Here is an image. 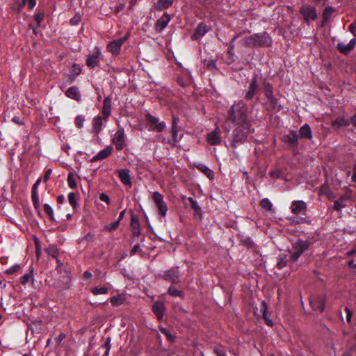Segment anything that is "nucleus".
I'll list each match as a JSON object with an SVG mask.
<instances>
[{
	"instance_id": "nucleus-59",
	"label": "nucleus",
	"mask_w": 356,
	"mask_h": 356,
	"mask_svg": "<svg viewBox=\"0 0 356 356\" xmlns=\"http://www.w3.org/2000/svg\"><path fill=\"white\" fill-rule=\"evenodd\" d=\"M72 68H73V72L75 74H79L81 72V68L80 67V66L76 64V63H74L73 65H72Z\"/></svg>"
},
{
	"instance_id": "nucleus-13",
	"label": "nucleus",
	"mask_w": 356,
	"mask_h": 356,
	"mask_svg": "<svg viewBox=\"0 0 356 356\" xmlns=\"http://www.w3.org/2000/svg\"><path fill=\"white\" fill-rule=\"evenodd\" d=\"M207 140L211 145H218L221 142L220 128L217 127L213 131L207 134Z\"/></svg>"
},
{
	"instance_id": "nucleus-26",
	"label": "nucleus",
	"mask_w": 356,
	"mask_h": 356,
	"mask_svg": "<svg viewBox=\"0 0 356 356\" xmlns=\"http://www.w3.org/2000/svg\"><path fill=\"white\" fill-rule=\"evenodd\" d=\"M268 306L265 301H261L260 305V310L262 314V316L265 320L266 323L270 327L273 326V321L269 318L267 312Z\"/></svg>"
},
{
	"instance_id": "nucleus-30",
	"label": "nucleus",
	"mask_w": 356,
	"mask_h": 356,
	"mask_svg": "<svg viewBox=\"0 0 356 356\" xmlns=\"http://www.w3.org/2000/svg\"><path fill=\"white\" fill-rule=\"evenodd\" d=\"M125 300L124 296L122 294H119L116 296H113L111 298L110 302L113 306L118 307L124 303Z\"/></svg>"
},
{
	"instance_id": "nucleus-41",
	"label": "nucleus",
	"mask_w": 356,
	"mask_h": 356,
	"mask_svg": "<svg viewBox=\"0 0 356 356\" xmlns=\"http://www.w3.org/2000/svg\"><path fill=\"white\" fill-rule=\"evenodd\" d=\"M44 211L47 213L51 220H54V211L51 207L48 204H44L43 206Z\"/></svg>"
},
{
	"instance_id": "nucleus-57",
	"label": "nucleus",
	"mask_w": 356,
	"mask_h": 356,
	"mask_svg": "<svg viewBox=\"0 0 356 356\" xmlns=\"http://www.w3.org/2000/svg\"><path fill=\"white\" fill-rule=\"evenodd\" d=\"M330 191L329 188L326 186H323L320 188V195H328V192Z\"/></svg>"
},
{
	"instance_id": "nucleus-37",
	"label": "nucleus",
	"mask_w": 356,
	"mask_h": 356,
	"mask_svg": "<svg viewBox=\"0 0 356 356\" xmlns=\"http://www.w3.org/2000/svg\"><path fill=\"white\" fill-rule=\"evenodd\" d=\"M110 342H111V339L110 338H107L106 339L105 343L101 346V348L102 349L105 350V352H104L103 356H108L109 351H110V349H111Z\"/></svg>"
},
{
	"instance_id": "nucleus-50",
	"label": "nucleus",
	"mask_w": 356,
	"mask_h": 356,
	"mask_svg": "<svg viewBox=\"0 0 356 356\" xmlns=\"http://www.w3.org/2000/svg\"><path fill=\"white\" fill-rule=\"evenodd\" d=\"M204 65L210 70H213L216 68V62L213 60H205Z\"/></svg>"
},
{
	"instance_id": "nucleus-16",
	"label": "nucleus",
	"mask_w": 356,
	"mask_h": 356,
	"mask_svg": "<svg viewBox=\"0 0 356 356\" xmlns=\"http://www.w3.org/2000/svg\"><path fill=\"white\" fill-rule=\"evenodd\" d=\"M356 38L350 40L348 44H344L343 42H339L337 45V49L343 54L348 55L355 47Z\"/></svg>"
},
{
	"instance_id": "nucleus-29",
	"label": "nucleus",
	"mask_w": 356,
	"mask_h": 356,
	"mask_svg": "<svg viewBox=\"0 0 356 356\" xmlns=\"http://www.w3.org/2000/svg\"><path fill=\"white\" fill-rule=\"evenodd\" d=\"M300 138L311 139L312 138V130L309 124H305L299 130Z\"/></svg>"
},
{
	"instance_id": "nucleus-44",
	"label": "nucleus",
	"mask_w": 356,
	"mask_h": 356,
	"mask_svg": "<svg viewBox=\"0 0 356 356\" xmlns=\"http://www.w3.org/2000/svg\"><path fill=\"white\" fill-rule=\"evenodd\" d=\"M47 251L49 256H51L53 258L57 259L58 251H57V249L54 246L49 247ZM56 260H57V261H58V259H56Z\"/></svg>"
},
{
	"instance_id": "nucleus-25",
	"label": "nucleus",
	"mask_w": 356,
	"mask_h": 356,
	"mask_svg": "<svg viewBox=\"0 0 356 356\" xmlns=\"http://www.w3.org/2000/svg\"><path fill=\"white\" fill-rule=\"evenodd\" d=\"M209 29L206 24L200 23L198 24L194 34L192 36L193 40H198L208 32Z\"/></svg>"
},
{
	"instance_id": "nucleus-54",
	"label": "nucleus",
	"mask_w": 356,
	"mask_h": 356,
	"mask_svg": "<svg viewBox=\"0 0 356 356\" xmlns=\"http://www.w3.org/2000/svg\"><path fill=\"white\" fill-rule=\"evenodd\" d=\"M99 199L101 201L106 202L107 204L110 203L109 197L104 193L100 194Z\"/></svg>"
},
{
	"instance_id": "nucleus-9",
	"label": "nucleus",
	"mask_w": 356,
	"mask_h": 356,
	"mask_svg": "<svg viewBox=\"0 0 356 356\" xmlns=\"http://www.w3.org/2000/svg\"><path fill=\"white\" fill-rule=\"evenodd\" d=\"M300 13L304 16V19L307 22L317 18L316 9L309 5H303L300 9Z\"/></svg>"
},
{
	"instance_id": "nucleus-24",
	"label": "nucleus",
	"mask_w": 356,
	"mask_h": 356,
	"mask_svg": "<svg viewBox=\"0 0 356 356\" xmlns=\"http://www.w3.org/2000/svg\"><path fill=\"white\" fill-rule=\"evenodd\" d=\"M118 176L121 182L127 186H131V181L129 175V170L127 169H122L118 171Z\"/></svg>"
},
{
	"instance_id": "nucleus-55",
	"label": "nucleus",
	"mask_w": 356,
	"mask_h": 356,
	"mask_svg": "<svg viewBox=\"0 0 356 356\" xmlns=\"http://www.w3.org/2000/svg\"><path fill=\"white\" fill-rule=\"evenodd\" d=\"M349 31L351 32L353 35L356 36V19L350 24Z\"/></svg>"
},
{
	"instance_id": "nucleus-27",
	"label": "nucleus",
	"mask_w": 356,
	"mask_h": 356,
	"mask_svg": "<svg viewBox=\"0 0 356 356\" xmlns=\"http://www.w3.org/2000/svg\"><path fill=\"white\" fill-rule=\"evenodd\" d=\"M175 0H158L154 3V8L157 10H163L170 8Z\"/></svg>"
},
{
	"instance_id": "nucleus-39",
	"label": "nucleus",
	"mask_w": 356,
	"mask_h": 356,
	"mask_svg": "<svg viewBox=\"0 0 356 356\" xmlns=\"http://www.w3.org/2000/svg\"><path fill=\"white\" fill-rule=\"evenodd\" d=\"M200 169L210 179L213 178V172L206 165H202Z\"/></svg>"
},
{
	"instance_id": "nucleus-48",
	"label": "nucleus",
	"mask_w": 356,
	"mask_h": 356,
	"mask_svg": "<svg viewBox=\"0 0 356 356\" xmlns=\"http://www.w3.org/2000/svg\"><path fill=\"white\" fill-rule=\"evenodd\" d=\"M84 122V118L82 115H78L76 116L75 119V124L76 127L81 128L83 125Z\"/></svg>"
},
{
	"instance_id": "nucleus-20",
	"label": "nucleus",
	"mask_w": 356,
	"mask_h": 356,
	"mask_svg": "<svg viewBox=\"0 0 356 356\" xmlns=\"http://www.w3.org/2000/svg\"><path fill=\"white\" fill-rule=\"evenodd\" d=\"M113 152L112 146H107L104 149L101 150L97 155L94 156L91 159V162H95L98 160H102L108 157Z\"/></svg>"
},
{
	"instance_id": "nucleus-23",
	"label": "nucleus",
	"mask_w": 356,
	"mask_h": 356,
	"mask_svg": "<svg viewBox=\"0 0 356 356\" xmlns=\"http://www.w3.org/2000/svg\"><path fill=\"white\" fill-rule=\"evenodd\" d=\"M41 179L39 178L35 183L33 186L32 188V194H31V198L33 201V204L35 207V208H38L40 207V200H39V196L38 194V187L40 183Z\"/></svg>"
},
{
	"instance_id": "nucleus-43",
	"label": "nucleus",
	"mask_w": 356,
	"mask_h": 356,
	"mask_svg": "<svg viewBox=\"0 0 356 356\" xmlns=\"http://www.w3.org/2000/svg\"><path fill=\"white\" fill-rule=\"evenodd\" d=\"M20 269V266L15 264L6 270L5 273L8 275H12L17 272Z\"/></svg>"
},
{
	"instance_id": "nucleus-56",
	"label": "nucleus",
	"mask_w": 356,
	"mask_h": 356,
	"mask_svg": "<svg viewBox=\"0 0 356 356\" xmlns=\"http://www.w3.org/2000/svg\"><path fill=\"white\" fill-rule=\"evenodd\" d=\"M213 351L216 356H227L226 353L221 348H216Z\"/></svg>"
},
{
	"instance_id": "nucleus-22",
	"label": "nucleus",
	"mask_w": 356,
	"mask_h": 356,
	"mask_svg": "<svg viewBox=\"0 0 356 356\" xmlns=\"http://www.w3.org/2000/svg\"><path fill=\"white\" fill-rule=\"evenodd\" d=\"M257 90H258V83L257 81V76H254L250 83L249 90L247 92L245 97V99L248 100L252 99Z\"/></svg>"
},
{
	"instance_id": "nucleus-45",
	"label": "nucleus",
	"mask_w": 356,
	"mask_h": 356,
	"mask_svg": "<svg viewBox=\"0 0 356 356\" xmlns=\"http://www.w3.org/2000/svg\"><path fill=\"white\" fill-rule=\"evenodd\" d=\"M68 200H69L70 204L73 207H75L76 206V195L74 193L71 192L68 194Z\"/></svg>"
},
{
	"instance_id": "nucleus-46",
	"label": "nucleus",
	"mask_w": 356,
	"mask_h": 356,
	"mask_svg": "<svg viewBox=\"0 0 356 356\" xmlns=\"http://www.w3.org/2000/svg\"><path fill=\"white\" fill-rule=\"evenodd\" d=\"M286 266V261L284 258L279 257L277 258V266L280 269H282Z\"/></svg>"
},
{
	"instance_id": "nucleus-2",
	"label": "nucleus",
	"mask_w": 356,
	"mask_h": 356,
	"mask_svg": "<svg viewBox=\"0 0 356 356\" xmlns=\"http://www.w3.org/2000/svg\"><path fill=\"white\" fill-rule=\"evenodd\" d=\"M309 243L307 241L296 239L292 242V247L289 250L291 258L296 261L300 255L308 248Z\"/></svg>"
},
{
	"instance_id": "nucleus-21",
	"label": "nucleus",
	"mask_w": 356,
	"mask_h": 356,
	"mask_svg": "<svg viewBox=\"0 0 356 356\" xmlns=\"http://www.w3.org/2000/svg\"><path fill=\"white\" fill-rule=\"evenodd\" d=\"M65 95L68 98L74 99L76 102H80L81 100V95L76 86H72L67 88L65 91Z\"/></svg>"
},
{
	"instance_id": "nucleus-14",
	"label": "nucleus",
	"mask_w": 356,
	"mask_h": 356,
	"mask_svg": "<svg viewBox=\"0 0 356 356\" xmlns=\"http://www.w3.org/2000/svg\"><path fill=\"white\" fill-rule=\"evenodd\" d=\"M171 17L168 13H164L155 23V30L158 33H161L167 26L170 22Z\"/></svg>"
},
{
	"instance_id": "nucleus-35",
	"label": "nucleus",
	"mask_w": 356,
	"mask_h": 356,
	"mask_svg": "<svg viewBox=\"0 0 356 356\" xmlns=\"http://www.w3.org/2000/svg\"><path fill=\"white\" fill-rule=\"evenodd\" d=\"M67 184L71 188H76V179L73 173H69L67 176Z\"/></svg>"
},
{
	"instance_id": "nucleus-8",
	"label": "nucleus",
	"mask_w": 356,
	"mask_h": 356,
	"mask_svg": "<svg viewBox=\"0 0 356 356\" xmlns=\"http://www.w3.org/2000/svg\"><path fill=\"white\" fill-rule=\"evenodd\" d=\"M325 296L321 295L312 297L310 298L309 302L314 310L322 312L325 309Z\"/></svg>"
},
{
	"instance_id": "nucleus-1",
	"label": "nucleus",
	"mask_w": 356,
	"mask_h": 356,
	"mask_svg": "<svg viewBox=\"0 0 356 356\" xmlns=\"http://www.w3.org/2000/svg\"><path fill=\"white\" fill-rule=\"evenodd\" d=\"M248 113V106L242 101L233 104L228 111L227 120L232 122L235 127L232 141L234 147L244 143L248 136L254 131Z\"/></svg>"
},
{
	"instance_id": "nucleus-32",
	"label": "nucleus",
	"mask_w": 356,
	"mask_h": 356,
	"mask_svg": "<svg viewBox=\"0 0 356 356\" xmlns=\"http://www.w3.org/2000/svg\"><path fill=\"white\" fill-rule=\"evenodd\" d=\"M91 292L95 296L106 294L108 292V289L106 286H95L91 289Z\"/></svg>"
},
{
	"instance_id": "nucleus-12",
	"label": "nucleus",
	"mask_w": 356,
	"mask_h": 356,
	"mask_svg": "<svg viewBox=\"0 0 356 356\" xmlns=\"http://www.w3.org/2000/svg\"><path fill=\"white\" fill-rule=\"evenodd\" d=\"M264 93L270 107L272 108H275L277 104V99L273 95V88L269 83H264Z\"/></svg>"
},
{
	"instance_id": "nucleus-58",
	"label": "nucleus",
	"mask_w": 356,
	"mask_h": 356,
	"mask_svg": "<svg viewBox=\"0 0 356 356\" xmlns=\"http://www.w3.org/2000/svg\"><path fill=\"white\" fill-rule=\"evenodd\" d=\"M65 334L64 333H60L56 339L55 341L58 345H60L63 340L65 338Z\"/></svg>"
},
{
	"instance_id": "nucleus-38",
	"label": "nucleus",
	"mask_w": 356,
	"mask_h": 356,
	"mask_svg": "<svg viewBox=\"0 0 356 356\" xmlns=\"http://www.w3.org/2000/svg\"><path fill=\"white\" fill-rule=\"evenodd\" d=\"M261 206L262 208L265 209L266 210L270 211L272 209L273 205L268 199L264 198L261 201Z\"/></svg>"
},
{
	"instance_id": "nucleus-28",
	"label": "nucleus",
	"mask_w": 356,
	"mask_h": 356,
	"mask_svg": "<svg viewBox=\"0 0 356 356\" xmlns=\"http://www.w3.org/2000/svg\"><path fill=\"white\" fill-rule=\"evenodd\" d=\"M103 117L97 116L93 119L92 129L96 134H99L103 125Z\"/></svg>"
},
{
	"instance_id": "nucleus-3",
	"label": "nucleus",
	"mask_w": 356,
	"mask_h": 356,
	"mask_svg": "<svg viewBox=\"0 0 356 356\" xmlns=\"http://www.w3.org/2000/svg\"><path fill=\"white\" fill-rule=\"evenodd\" d=\"M146 121L152 131L157 132H161L165 128V123L164 122H159V119L152 115L150 113H147L145 115Z\"/></svg>"
},
{
	"instance_id": "nucleus-40",
	"label": "nucleus",
	"mask_w": 356,
	"mask_h": 356,
	"mask_svg": "<svg viewBox=\"0 0 356 356\" xmlns=\"http://www.w3.org/2000/svg\"><path fill=\"white\" fill-rule=\"evenodd\" d=\"M254 38H255V34L245 38L243 40L244 44L246 45H249V46H250V45L256 46Z\"/></svg>"
},
{
	"instance_id": "nucleus-17",
	"label": "nucleus",
	"mask_w": 356,
	"mask_h": 356,
	"mask_svg": "<svg viewBox=\"0 0 356 356\" xmlns=\"http://www.w3.org/2000/svg\"><path fill=\"white\" fill-rule=\"evenodd\" d=\"M165 309V305L161 301H156L153 304L152 311L159 321L163 320Z\"/></svg>"
},
{
	"instance_id": "nucleus-18",
	"label": "nucleus",
	"mask_w": 356,
	"mask_h": 356,
	"mask_svg": "<svg viewBox=\"0 0 356 356\" xmlns=\"http://www.w3.org/2000/svg\"><path fill=\"white\" fill-rule=\"evenodd\" d=\"M162 277L164 280L170 281L172 283L178 282L179 278L178 268H174L170 269V270L165 272Z\"/></svg>"
},
{
	"instance_id": "nucleus-36",
	"label": "nucleus",
	"mask_w": 356,
	"mask_h": 356,
	"mask_svg": "<svg viewBox=\"0 0 356 356\" xmlns=\"http://www.w3.org/2000/svg\"><path fill=\"white\" fill-rule=\"evenodd\" d=\"M159 330L161 332L162 334H163L167 337L169 341H174L175 336L172 334L166 328L161 327H159Z\"/></svg>"
},
{
	"instance_id": "nucleus-11",
	"label": "nucleus",
	"mask_w": 356,
	"mask_h": 356,
	"mask_svg": "<svg viewBox=\"0 0 356 356\" xmlns=\"http://www.w3.org/2000/svg\"><path fill=\"white\" fill-rule=\"evenodd\" d=\"M256 46L268 47L272 44L271 38L266 32L255 34Z\"/></svg>"
},
{
	"instance_id": "nucleus-4",
	"label": "nucleus",
	"mask_w": 356,
	"mask_h": 356,
	"mask_svg": "<svg viewBox=\"0 0 356 356\" xmlns=\"http://www.w3.org/2000/svg\"><path fill=\"white\" fill-rule=\"evenodd\" d=\"M101 56L102 53L99 48L97 47H95L93 53L86 56V65L92 69L98 67L99 65Z\"/></svg>"
},
{
	"instance_id": "nucleus-62",
	"label": "nucleus",
	"mask_w": 356,
	"mask_h": 356,
	"mask_svg": "<svg viewBox=\"0 0 356 356\" xmlns=\"http://www.w3.org/2000/svg\"><path fill=\"white\" fill-rule=\"evenodd\" d=\"M12 121L14 122L15 123L20 124V125H23L24 124V122L18 116H14L12 118Z\"/></svg>"
},
{
	"instance_id": "nucleus-61",
	"label": "nucleus",
	"mask_w": 356,
	"mask_h": 356,
	"mask_svg": "<svg viewBox=\"0 0 356 356\" xmlns=\"http://www.w3.org/2000/svg\"><path fill=\"white\" fill-rule=\"evenodd\" d=\"M80 20H81L80 16H75L74 17L71 19L70 23L72 25H76L80 22Z\"/></svg>"
},
{
	"instance_id": "nucleus-52",
	"label": "nucleus",
	"mask_w": 356,
	"mask_h": 356,
	"mask_svg": "<svg viewBox=\"0 0 356 356\" xmlns=\"http://www.w3.org/2000/svg\"><path fill=\"white\" fill-rule=\"evenodd\" d=\"M31 277V275L26 273L21 277V283L24 285L26 284Z\"/></svg>"
},
{
	"instance_id": "nucleus-33",
	"label": "nucleus",
	"mask_w": 356,
	"mask_h": 356,
	"mask_svg": "<svg viewBox=\"0 0 356 356\" xmlns=\"http://www.w3.org/2000/svg\"><path fill=\"white\" fill-rule=\"evenodd\" d=\"M172 140H169L168 143L171 147H175L178 141V128H172Z\"/></svg>"
},
{
	"instance_id": "nucleus-47",
	"label": "nucleus",
	"mask_w": 356,
	"mask_h": 356,
	"mask_svg": "<svg viewBox=\"0 0 356 356\" xmlns=\"http://www.w3.org/2000/svg\"><path fill=\"white\" fill-rule=\"evenodd\" d=\"M345 207L346 204L343 202V200L335 201L334 203V209L337 211H339Z\"/></svg>"
},
{
	"instance_id": "nucleus-10",
	"label": "nucleus",
	"mask_w": 356,
	"mask_h": 356,
	"mask_svg": "<svg viewBox=\"0 0 356 356\" xmlns=\"http://www.w3.org/2000/svg\"><path fill=\"white\" fill-rule=\"evenodd\" d=\"M291 212L295 215H305L307 211V204L302 200L293 201L291 204Z\"/></svg>"
},
{
	"instance_id": "nucleus-60",
	"label": "nucleus",
	"mask_w": 356,
	"mask_h": 356,
	"mask_svg": "<svg viewBox=\"0 0 356 356\" xmlns=\"http://www.w3.org/2000/svg\"><path fill=\"white\" fill-rule=\"evenodd\" d=\"M333 12V9L331 7H327L323 11V17L327 18V16L331 15Z\"/></svg>"
},
{
	"instance_id": "nucleus-15",
	"label": "nucleus",
	"mask_w": 356,
	"mask_h": 356,
	"mask_svg": "<svg viewBox=\"0 0 356 356\" xmlns=\"http://www.w3.org/2000/svg\"><path fill=\"white\" fill-rule=\"evenodd\" d=\"M282 140L292 147H296L298 145V136L296 131L291 130L282 136Z\"/></svg>"
},
{
	"instance_id": "nucleus-49",
	"label": "nucleus",
	"mask_w": 356,
	"mask_h": 356,
	"mask_svg": "<svg viewBox=\"0 0 356 356\" xmlns=\"http://www.w3.org/2000/svg\"><path fill=\"white\" fill-rule=\"evenodd\" d=\"M25 4H27L29 9L32 10L36 4V0H23L22 5Z\"/></svg>"
},
{
	"instance_id": "nucleus-51",
	"label": "nucleus",
	"mask_w": 356,
	"mask_h": 356,
	"mask_svg": "<svg viewBox=\"0 0 356 356\" xmlns=\"http://www.w3.org/2000/svg\"><path fill=\"white\" fill-rule=\"evenodd\" d=\"M188 201L191 202V207L195 210V211H199L200 210V207H199V205L197 204V202L195 200H194L192 197H188Z\"/></svg>"
},
{
	"instance_id": "nucleus-7",
	"label": "nucleus",
	"mask_w": 356,
	"mask_h": 356,
	"mask_svg": "<svg viewBox=\"0 0 356 356\" xmlns=\"http://www.w3.org/2000/svg\"><path fill=\"white\" fill-rule=\"evenodd\" d=\"M152 197L159 211V213L163 217L165 216L168 207L163 200V196L159 192L155 191L153 193Z\"/></svg>"
},
{
	"instance_id": "nucleus-42",
	"label": "nucleus",
	"mask_w": 356,
	"mask_h": 356,
	"mask_svg": "<svg viewBox=\"0 0 356 356\" xmlns=\"http://www.w3.org/2000/svg\"><path fill=\"white\" fill-rule=\"evenodd\" d=\"M119 224H120L119 220H115V221L106 225L105 229H106L109 232L113 231L118 228V227L119 226Z\"/></svg>"
},
{
	"instance_id": "nucleus-19",
	"label": "nucleus",
	"mask_w": 356,
	"mask_h": 356,
	"mask_svg": "<svg viewBox=\"0 0 356 356\" xmlns=\"http://www.w3.org/2000/svg\"><path fill=\"white\" fill-rule=\"evenodd\" d=\"M111 113V99L106 97L104 99L102 113L105 121L108 120Z\"/></svg>"
},
{
	"instance_id": "nucleus-53",
	"label": "nucleus",
	"mask_w": 356,
	"mask_h": 356,
	"mask_svg": "<svg viewBox=\"0 0 356 356\" xmlns=\"http://www.w3.org/2000/svg\"><path fill=\"white\" fill-rule=\"evenodd\" d=\"M44 14L42 13H37V14H35L34 15V18H35V20L36 21L38 25H40L41 22L44 19Z\"/></svg>"
},
{
	"instance_id": "nucleus-34",
	"label": "nucleus",
	"mask_w": 356,
	"mask_h": 356,
	"mask_svg": "<svg viewBox=\"0 0 356 356\" xmlns=\"http://www.w3.org/2000/svg\"><path fill=\"white\" fill-rule=\"evenodd\" d=\"M168 292L171 296L183 298V292L177 289L174 286H170Z\"/></svg>"
},
{
	"instance_id": "nucleus-5",
	"label": "nucleus",
	"mask_w": 356,
	"mask_h": 356,
	"mask_svg": "<svg viewBox=\"0 0 356 356\" xmlns=\"http://www.w3.org/2000/svg\"><path fill=\"white\" fill-rule=\"evenodd\" d=\"M128 37L125 35L120 39L110 42L107 45V50L113 56H118L120 51L122 44L126 42Z\"/></svg>"
},
{
	"instance_id": "nucleus-64",
	"label": "nucleus",
	"mask_w": 356,
	"mask_h": 356,
	"mask_svg": "<svg viewBox=\"0 0 356 356\" xmlns=\"http://www.w3.org/2000/svg\"><path fill=\"white\" fill-rule=\"evenodd\" d=\"M92 273L88 270L85 271L83 274V277L85 280H89L92 277Z\"/></svg>"
},
{
	"instance_id": "nucleus-63",
	"label": "nucleus",
	"mask_w": 356,
	"mask_h": 356,
	"mask_svg": "<svg viewBox=\"0 0 356 356\" xmlns=\"http://www.w3.org/2000/svg\"><path fill=\"white\" fill-rule=\"evenodd\" d=\"M179 119L178 117L173 115L172 116V128H177V123L179 122Z\"/></svg>"
},
{
	"instance_id": "nucleus-31",
	"label": "nucleus",
	"mask_w": 356,
	"mask_h": 356,
	"mask_svg": "<svg viewBox=\"0 0 356 356\" xmlns=\"http://www.w3.org/2000/svg\"><path fill=\"white\" fill-rule=\"evenodd\" d=\"M349 121L344 118H340L338 119H336L332 122V124L334 127H346L349 125Z\"/></svg>"
},
{
	"instance_id": "nucleus-6",
	"label": "nucleus",
	"mask_w": 356,
	"mask_h": 356,
	"mask_svg": "<svg viewBox=\"0 0 356 356\" xmlns=\"http://www.w3.org/2000/svg\"><path fill=\"white\" fill-rule=\"evenodd\" d=\"M113 143L115 145L118 150H122L126 145L125 143V134L122 127H120L114 134L112 139Z\"/></svg>"
}]
</instances>
